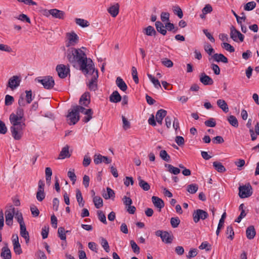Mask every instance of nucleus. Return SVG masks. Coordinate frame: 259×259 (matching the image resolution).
<instances>
[{
	"label": "nucleus",
	"mask_w": 259,
	"mask_h": 259,
	"mask_svg": "<svg viewBox=\"0 0 259 259\" xmlns=\"http://www.w3.org/2000/svg\"><path fill=\"white\" fill-rule=\"evenodd\" d=\"M81 49L71 48L67 50L66 57L68 61L74 66L77 64L79 65L80 70L84 74L91 73L95 72L93 62L91 59H88L85 53Z\"/></svg>",
	"instance_id": "obj_1"
},
{
	"label": "nucleus",
	"mask_w": 259,
	"mask_h": 259,
	"mask_svg": "<svg viewBox=\"0 0 259 259\" xmlns=\"http://www.w3.org/2000/svg\"><path fill=\"white\" fill-rule=\"evenodd\" d=\"M10 121L12 125L10 131L12 137L15 140H20L23 137L25 123L23 121H17V119Z\"/></svg>",
	"instance_id": "obj_2"
},
{
	"label": "nucleus",
	"mask_w": 259,
	"mask_h": 259,
	"mask_svg": "<svg viewBox=\"0 0 259 259\" xmlns=\"http://www.w3.org/2000/svg\"><path fill=\"white\" fill-rule=\"evenodd\" d=\"M84 110V107L81 106H75L73 107L71 111H68V114L67 115L68 120L69 121L68 123L69 125L75 124L80 119L79 113H83Z\"/></svg>",
	"instance_id": "obj_3"
},
{
	"label": "nucleus",
	"mask_w": 259,
	"mask_h": 259,
	"mask_svg": "<svg viewBox=\"0 0 259 259\" xmlns=\"http://www.w3.org/2000/svg\"><path fill=\"white\" fill-rule=\"evenodd\" d=\"M252 194V187L249 184L247 185L240 186L239 187V195L241 198L250 196Z\"/></svg>",
	"instance_id": "obj_4"
},
{
	"label": "nucleus",
	"mask_w": 259,
	"mask_h": 259,
	"mask_svg": "<svg viewBox=\"0 0 259 259\" xmlns=\"http://www.w3.org/2000/svg\"><path fill=\"white\" fill-rule=\"evenodd\" d=\"M155 235L160 237L162 241L165 243H171L173 240V235L167 231L157 230L155 232Z\"/></svg>",
	"instance_id": "obj_5"
},
{
	"label": "nucleus",
	"mask_w": 259,
	"mask_h": 259,
	"mask_svg": "<svg viewBox=\"0 0 259 259\" xmlns=\"http://www.w3.org/2000/svg\"><path fill=\"white\" fill-rule=\"evenodd\" d=\"M192 216L193 221L197 223L200 220H204L207 218L208 214L206 211L202 209H197L194 211Z\"/></svg>",
	"instance_id": "obj_6"
},
{
	"label": "nucleus",
	"mask_w": 259,
	"mask_h": 259,
	"mask_svg": "<svg viewBox=\"0 0 259 259\" xmlns=\"http://www.w3.org/2000/svg\"><path fill=\"white\" fill-rule=\"evenodd\" d=\"M38 82H40L46 89H51L54 86L55 81L52 76H46L42 79H37Z\"/></svg>",
	"instance_id": "obj_7"
},
{
	"label": "nucleus",
	"mask_w": 259,
	"mask_h": 259,
	"mask_svg": "<svg viewBox=\"0 0 259 259\" xmlns=\"http://www.w3.org/2000/svg\"><path fill=\"white\" fill-rule=\"evenodd\" d=\"M66 37L67 39V42L66 44V46L67 47L74 46L78 42V37L74 32L67 33Z\"/></svg>",
	"instance_id": "obj_8"
},
{
	"label": "nucleus",
	"mask_w": 259,
	"mask_h": 259,
	"mask_svg": "<svg viewBox=\"0 0 259 259\" xmlns=\"http://www.w3.org/2000/svg\"><path fill=\"white\" fill-rule=\"evenodd\" d=\"M230 37L235 41H238L239 39L241 42H242L244 38V36L233 26H232L230 28Z\"/></svg>",
	"instance_id": "obj_9"
},
{
	"label": "nucleus",
	"mask_w": 259,
	"mask_h": 259,
	"mask_svg": "<svg viewBox=\"0 0 259 259\" xmlns=\"http://www.w3.org/2000/svg\"><path fill=\"white\" fill-rule=\"evenodd\" d=\"M15 214V208L11 206L9 209L5 211L6 223L8 226H11L13 225V219Z\"/></svg>",
	"instance_id": "obj_10"
},
{
	"label": "nucleus",
	"mask_w": 259,
	"mask_h": 259,
	"mask_svg": "<svg viewBox=\"0 0 259 259\" xmlns=\"http://www.w3.org/2000/svg\"><path fill=\"white\" fill-rule=\"evenodd\" d=\"M44 187V182L42 180H39L38 184V190L36 193V199L40 202L42 201L45 198Z\"/></svg>",
	"instance_id": "obj_11"
},
{
	"label": "nucleus",
	"mask_w": 259,
	"mask_h": 259,
	"mask_svg": "<svg viewBox=\"0 0 259 259\" xmlns=\"http://www.w3.org/2000/svg\"><path fill=\"white\" fill-rule=\"evenodd\" d=\"M20 82L21 79L20 77L14 75L9 79L7 87L12 90H14L20 85Z\"/></svg>",
	"instance_id": "obj_12"
},
{
	"label": "nucleus",
	"mask_w": 259,
	"mask_h": 259,
	"mask_svg": "<svg viewBox=\"0 0 259 259\" xmlns=\"http://www.w3.org/2000/svg\"><path fill=\"white\" fill-rule=\"evenodd\" d=\"M94 72L91 73V74H93V75L89 82L88 83V86L91 91H95L97 89V79L98 78V71L96 70L95 74H94ZM90 74H91V73Z\"/></svg>",
	"instance_id": "obj_13"
},
{
	"label": "nucleus",
	"mask_w": 259,
	"mask_h": 259,
	"mask_svg": "<svg viewBox=\"0 0 259 259\" xmlns=\"http://www.w3.org/2000/svg\"><path fill=\"white\" fill-rule=\"evenodd\" d=\"M24 116V111L22 108L19 107L17 108L16 114L12 113L9 117L10 121L17 119V121H22V120Z\"/></svg>",
	"instance_id": "obj_14"
},
{
	"label": "nucleus",
	"mask_w": 259,
	"mask_h": 259,
	"mask_svg": "<svg viewBox=\"0 0 259 259\" xmlns=\"http://www.w3.org/2000/svg\"><path fill=\"white\" fill-rule=\"evenodd\" d=\"M111 161L112 160L111 158H109L107 156H102L100 154H96L94 155V162L96 164H99L102 162H104L106 164H109L110 163Z\"/></svg>",
	"instance_id": "obj_15"
},
{
	"label": "nucleus",
	"mask_w": 259,
	"mask_h": 259,
	"mask_svg": "<svg viewBox=\"0 0 259 259\" xmlns=\"http://www.w3.org/2000/svg\"><path fill=\"white\" fill-rule=\"evenodd\" d=\"M56 71L60 78H64L67 76V74L69 72V69L68 68H66L63 64H60L57 66Z\"/></svg>",
	"instance_id": "obj_16"
},
{
	"label": "nucleus",
	"mask_w": 259,
	"mask_h": 259,
	"mask_svg": "<svg viewBox=\"0 0 259 259\" xmlns=\"http://www.w3.org/2000/svg\"><path fill=\"white\" fill-rule=\"evenodd\" d=\"M200 81L204 85H212L213 83V79L204 72L201 73L199 75Z\"/></svg>",
	"instance_id": "obj_17"
},
{
	"label": "nucleus",
	"mask_w": 259,
	"mask_h": 259,
	"mask_svg": "<svg viewBox=\"0 0 259 259\" xmlns=\"http://www.w3.org/2000/svg\"><path fill=\"white\" fill-rule=\"evenodd\" d=\"M90 94L88 92H85L80 98L79 101V106L87 107L90 103Z\"/></svg>",
	"instance_id": "obj_18"
},
{
	"label": "nucleus",
	"mask_w": 259,
	"mask_h": 259,
	"mask_svg": "<svg viewBox=\"0 0 259 259\" xmlns=\"http://www.w3.org/2000/svg\"><path fill=\"white\" fill-rule=\"evenodd\" d=\"M167 111L164 109L158 110L155 115L156 121L158 124L161 125L163 119L166 116Z\"/></svg>",
	"instance_id": "obj_19"
},
{
	"label": "nucleus",
	"mask_w": 259,
	"mask_h": 259,
	"mask_svg": "<svg viewBox=\"0 0 259 259\" xmlns=\"http://www.w3.org/2000/svg\"><path fill=\"white\" fill-rule=\"evenodd\" d=\"M49 13L55 18L63 19L64 18L65 13L62 11L56 9L50 10Z\"/></svg>",
	"instance_id": "obj_20"
},
{
	"label": "nucleus",
	"mask_w": 259,
	"mask_h": 259,
	"mask_svg": "<svg viewBox=\"0 0 259 259\" xmlns=\"http://www.w3.org/2000/svg\"><path fill=\"white\" fill-rule=\"evenodd\" d=\"M1 256L3 259H11L12 258L11 252L10 249L9 248L7 244H6L2 248Z\"/></svg>",
	"instance_id": "obj_21"
},
{
	"label": "nucleus",
	"mask_w": 259,
	"mask_h": 259,
	"mask_svg": "<svg viewBox=\"0 0 259 259\" xmlns=\"http://www.w3.org/2000/svg\"><path fill=\"white\" fill-rule=\"evenodd\" d=\"M213 59L214 61L217 62H223L224 63H227L228 62V58L222 54H214L211 58L209 59L210 60Z\"/></svg>",
	"instance_id": "obj_22"
},
{
	"label": "nucleus",
	"mask_w": 259,
	"mask_h": 259,
	"mask_svg": "<svg viewBox=\"0 0 259 259\" xmlns=\"http://www.w3.org/2000/svg\"><path fill=\"white\" fill-rule=\"evenodd\" d=\"M119 5L116 3L110 7L108 9V12L113 17H115L119 13Z\"/></svg>",
	"instance_id": "obj_23"
},
{
	"label": "nucleus",
	"mask_w": 259,
	"mask_h": 259,
	"mask_svg": "<svg viewBox=\"0 0 259 259\" xmlns=\"http://www.w3.org/2000/svg\"><path fill=\"white\" fill-rule=\"evenodd\" d=\"M152 201L154 205L161 209L164 206V201L160 198L156 196H152Z\"/></svg>",
	"instance_id": "obj_24"
},
{
	"label": "nucleus",
	"mask_w": 259,
	"mask_h": 259,
	"mask_svg": "<svg viewBox=\"0 0 259 259\" xmlns=\"http://www.w3.org/2000/svg\"><path fill=\"white\" fill-rule=\"evenodd\" d=\"M85 116L82 119V121L87 123L93 118V111L92 109H85L84 108V112L82 113Z\"/></svg>",
	"instance_id": "obj_25"
},
{
	"label": "nucleus",
	"mask_w": 259,
	"mask_h": 259,
	"mask_svg": "<svg viewBox=\"0 0 259 259\" xmlns=\"http://www.w3.org/2000/svg\"><path fill=\"white\" fill-rule=\"evenodd\" d=\"M109 100L111 102L116 103L121 100V97L117 91H115L110 96Z\"/></svg>",
	"instance_id": "obj_26"
},
{
	"label": "nucleus",
	"mask_w": 259,
	"mask_h": 259,
	"mask_svg": "<svg viewBox=\"0 0 259 259\" xmlns=\"http://www.w3.org/2000/svg\"><path fill=\"white\" fill-rule=\"evenodd\" d=\"M20 235L25 239L26 242L28 243L29 240L28 232L26 230L25 224L20 226Z\"/></svg>",
	"instance_id": "obj_27"
},
{
	"label": "nucleus",
	"mask_w": 259,
	"mask_h": 259,
	"mask_svg": "<svg viewBox=\"0 0 259 259\" xmlns=\"http://www.w3.org/2000/svg\"><path fill=\"white\" fill-rule=\"evenodd\" d=\"M155 27L157 29V31L162 34L163 35H165L166 34V30L165 26H164L163 24L160 21H156L155 22Z\"/></svg>",
	"instance_id": "obj_28"
},
{
	"label": "nucleus",
	"mask_w": 259,
	"mask_h": 259,
	"mask_svg": "<svg viewBox=\"0 0 259 259\" xmlns=\"http://www.w3.org/2000/svg\"><path fill=\"white\" fill-rule=\"evenodd\" d=\"M116 84L117 86L122 91L125 92L126 91L127 89V87L125 83V82L123 80L122 78L120 77H117L116 79Z\"/></svg>",
	"instance_id": "obj_29"
},
{
	"label": "nucleus",
	"mask_w": 259,
	"mask_h": 259,
	"mask_svg": "<svg viewBox=\"0 0 259 259\" xmlns=\"http://www.w3.org/2000/svg\"><path fill=\"white\" fill-rule=\"evenodd\" d=\"M217 105L225 113H227L229 111L228 106L226 102L222 99H219L217 101Z\"/></svg>",
	"instance_id": "obj_30"
},
{
	"label": "nucleus",
	"mask_w": 259,
	"mask_h": 259,
	"mask_svg": "<svg viewBox=\"0 0 259 259\" xmlns=\"http://www.w3.org/2000/svg\"><path fill=\"white\" fill-rule=\"evenodd\" d=\"M138 180L139 181V186L144 191H148L150 189V185L142 179L141 177H139L138 178Z\"/></svg>",
	"instance_id": "obj_31"
},
{
	"label": "nucleus",
	"mask_w": 259,
	"mask_h": 259,
	"mask_svg": "<svg viewBox=\"0 0 259 259\" xmlns=\"http://www.w3.org/2000/svg\"><path fill=\"white\" fill-rule=\"evenodd\" d=\"M246 237L249 239H253L255 235V230L253 226L248 227L246 231Z\"/></svg>",
	"instance_id": "obj_32"
},
{
	"label": "nucleus",
	"mask_w": 259,
	"mask_h": 259,
	"mask_svg": "<svg viewBox=\"0 0 259 259\" xmlns=\"http://www.w3.org/2000/svg\"><path fill=\"white\" fill-rule=\"evenodd\" d=\"M70 156V154L69 153V147L66 145L62 148L60 152L59 159H64L66 157H69Z\"/></svg>",
	"instance_id": "obj_33"
},
{
	"label": "nucleus",
	"mask_w": 259,
	"mask_h": 259,
	"mask_svg": "<svg viewBox=\"0 0 259 259\" xmlns=\"http://www.w3.org/2000/svg\"><path fill=\"white\" fill-rule=\"evenodd\" d=\"M226 212H224L222 214V217H221V219L219 221V224H218V228H217V231H216V235L217 236L219 235L220 233V231H221V229L224 226V222H225V219L226 218Z\"/></svg>",
	"instance_id": "obj_34"
},
{
	"label": "nucleus",
	"mask_w": 259,
	"mask_h": 259,
	"mask_svg": "<svg viewBox=\"0 0 259 259\" xmlns=\"http://www.w3.org/2000/svg\"><path fill=\"white\" fill-rule=\"evenodd\" d=\"M76 197L78 205L80 207H82L84 205V201L83 200L81 193L79 189L76 190Z\"/></svg>",
	"instance_id": "obj_35"
},
{
	"label": "nucleus",
	"mask_w": 259,
	"mask_h": 259,
	"mask_svg": "<svg viewBox=\"0 0 259 259\" xmlns=\"http://www.w3.org/2000/svg\"><path fill=\"white\" fill-rule=\"evenodd\" d=\"M165 166L167 168L168 171L175 175L179 174L180 172V169L173 165L169 164H165Z\"/></svg>",
	"instance_id": "obj_36"
},
{
	"label": "nucleus",
	"mask_w": 259,
	"mask_h": 259,
	"mask_svg": "<svg viewBox=\"0 0 259 259\" xmlns=\"http://www.w3.org/2000/svg\"><path fill=\"white\" fill-rule=\"evenodd\" d=\"M93 202L97 208H100L103 205V199L100 196H94L93 197Z\"/></svg>",
	"instance_id": "obj_37"
},
{
	"label": "nucleus",
	"mask_w": 259,
	"mask_h": 259,
	"mask_svg": "<svg viewBox=\"0 0 259 259\" xmlns=\"http://www.w3.org/2000/svg\"><path fill=\"white\" fill-rule=\"evenodd\" d=\"M147 76L149 79L150 80V81L152 82L155 88L158 89L161 88V84L160 83L159 81L157 79H156L154 76H153L151 74H147Z\"/></svg>",
	"instance_id": "obj_38"
},
{
	"label": "nucleus",
	"mask_w": 259,
	"mask_h": 259,
	"mask_svg": "<svg viewBox=\"0 0 259 259\" xmlns=\"http://www.w3.org/2000/svg\"><path fill=\"white\" fill-rule=\"evenodd\" d=\"M213 166L219 172H223L226 170L224 166L221 162L214 161L213 162Z\"/></svg>",
	"instance_id": "obj_39"
},
{
	"label": "nucleus",
	"mask_w": 259,
	"mask_h": 259,
	"mask_svg": "<svg viewBox=\"0 0 259 259\" xmlns=\"http://www.w3.org/2000/svg\"><path fill=\"white\" fill-rule=\"evenodd\" d=\"M75 21L76 24L82 27H86L90 25L89 22L87 20L83 19L76 18Z\"/></svg>",
	"instance_id": "obj_40"
},
{
	"label": "nucleus",
	"mask_w": 259,
	"mask_h": 259,
	"mask_svg": "<svg viewBox=\"0 0 259 259\" xmlns=\"http://www.w3.org/2000/svg\"><path fill=\"white\" fill-rule=\"evenodd\" d=\"M228 121L229 123L235 127L238 126V122L236 117L234 115H230L228 118Z\"/></svg>",
	"instance_id": "obj_41"
},
{
	"label": "nucleus",
	"mask_w": 259,
	"mask_h": 259,
	"mask_svg": "<svg viewBox=\"0 0 259 259\" xmlns=\"http://www.w3.org/2000/svg\"><path fill=\"white\" fill-rule=\"evenodd\" d=\"M226 234L228 235L227 238L231 240L234 239V232L232 226H229L226 228Z\"/></svg>",
	"instance_id": "obj_42"
},
{
	"label": "nucleus",
	"mask_w": 259,
	"mask_h": 259,
	"mask_svg": "<svg viewBox=\"0 0 259 259\" xmlns=\"http://www.w3.org/2000/svg\"><path fill=\"white\" fill-rule=\"evenodd\" d=\"M144 33L148 36H152L153 35H155L156 32L153 27L149 26L144 29Z\"/></svg>",
	"instance_id": "obj_43"
},
{
	"label": "nucleus",
	"mask_w": 259,
	"mask_h": 259,
	"mask_svg": "<svg viewBox=\"0 0 259 259\" xmlns=\"http://www.w3.org/2000/svg\"><path fill=\"white\" fill-rule=\"evenodd\" d=\"M14 216L15 218L19 223L20 226L25 224V223L23 221V215L21 212H19V211H17L16 212H15Z\"/></svg>",
	"instance_id": "obj_44"
},
{
	"label": "nucleus",
	"mask_w": 259,
	"mask_h": 259,
	"mask_svg": "<svg viewBox=\"0 0 259 259\" xmlns=\"http://www.w3.org/2000/svg\"><path fill=\"white\" fill-rule=\"evenodd\" d=\"M198 189V185L196 184H192L188 185L187 190L190 194H194L197 191Z\"/></svg>",
	"instance_id": "obj_45"
},
{
	"label": "nucleus",
	"mask_w": 259,
	"mask_h": 259,
	"mask_svg": "<svg viewBox=\"0 0 259 259\" xmlns=\"http://www.w3.org/2000/svg\"><path fill=\"white\" fill-rule=\"evenodd\" d=\"M101 245L102 247L104 249L106 252H109L110 251V247L108 241L106 239L103 237H101Z\"/></svg>",
	"instance_id": "obj_46"
},
{
	"label": "nucleus",
	"mask_w": 259,
	"mask_h": 259,
	"mask_svg": "<svg viewBox=\"0 0 259 259\" xmlns=\"http://www.w3.org/2000/svg\"><path fill=\"white\" fill-rule=\"evenodd\" d=\"M58 237L61 240L66 241V236L65 234V230L63 227H59L58 230Z\"/></svg>",
	"instance_id": "obj_47"
},
{
	"label": "nucleus",
	"mask_w": 259,
	"mask_h": 259,
	"mask_svg": "<svg viewBox=\"0 0 259 259\" xmlns=\"http://www.w3.org/2000/svg\"><path fill=\"white\" fill-rule=\"evenodd\" d=\"M107 194H103V196L105 199H108L114 197L115 193L114 191L110 188H107Z\"/></svg>",
	"instance_id": "obj_48"
},
{
	"label": "nucleus",
	"mask_w": 259,
	"mask_h": 259,
	"mask_svg": "<svg viewBox=\"0 0 259 259\" xmlns=\"http://www.w3.org/2000/svg\"><path fill=\"white\" fill-rule=\"evenodd\" d=\"M130 244L133 252L135 253L139 254L140 252V248L135 241L133 240H131Z\"/></svg>",
	"instance_id": "obj_49"
},
{
	"label": "nucleus",
	"mask_w": 259,
	"mask_h": 259,
	"mask_svg": "<svg viewBox=\"0 0 259 259\" xmlns=\"http://www.w3.org/2000/svg\"><path fill=\"white\" fill-rule=\"evenodd\" d=\"M255 6L256 3L254 2H250L246 4L244 6V9L247 11H251L255 8Z\"/></svg>",
	"instance_id": "obj_50"
},
{
	"label": "nucleus",
	"mask_w": 259,
	"mask_h": 259,
	"mask_svg": "<svg viewBox=\"0 0 259 259\" xmlns=\"http://www.w3.org/2000/svg\"><path fill=\"white\" fill-rule=\"evenodd\" d=\"M160 157L163 160L168 162L170 160V156L167 154V152L164 150H161L159 154Z\"/></svg>",
	"instance_id": "obj_51"
},
{
	"label": "nucleus",
	"mask_w": 259,
	"mask_h": 259,
	"mask_svg": "<svg viewBox=\"0 0 259 259\" xmlns=\"http://www.w3.org/2000/svg\"><path fill=\"white\" fill-rule=\"evenodd\" d=\"M97 214L99 220L103 224L106 225L107 222L105 214L101 210H98L97 211Z\"/></svg>",
	"instance_id": "obj_52"
},
{
	"label": "nucleus",
	"mask_w": 259,
	"mask_h": 259,
	"mask_svg": "<svg viewBox=\"0 0 259 259\" xmlns=\"http://www.w3.org/2000/svg\"><path fill=\"white\" fill-rule=\"evenodd\" d=\"M162 64L165 67L170 68L173 66V62L168 58H165L161 60Z\"/></svg>",
	"instance_id": "obj_53"
},
{
	"label": "nucleus",
	"mask_w": 259,
	"mask_h": 259,
	"mask_svg": "<svg viewBox=\"0 0 259 259\" xmlns=\"http://www.w3.org/2000/svg\"><path fill=\"white\" fill-rule=\"evenodd\" d=\"M30 209L33 217H37L39 215V211L35 205L33 204L31 205Z\"/></svg>",
	"instance_id": "obj_54"
},
{
	"label": "nucleus",
	"mask_w": 259,
	"mask_h": 259,
	"mask_svg": "<svg viewBox=\"0 0 259 259\" xmlns=\"http://www.w3.org/2000/svg\"><path fill=\"white\" fill-rule=\"evenodd\" d=\"M132 74L133 76V79L136 83H139V78L138 76V72L137 68L133 66L132 68Z\"/></svg>",
	"instance_id": "obj_55"
},
{
	"label": "nucleus",
	"mask_w": 259,
	"mask_h": 259,
	"mask_svg": "<svg viewBox=\"0 0 259 259\" xmlns=\"http://www.w3.org/2000/svg\"><path fill=\"white\" fill-rule=\"evenodd\" d=\"M222 47L223 48L225 49L226 50L229 51L230 53H233L235 51V49L234 47L227 42H223L222 44Z\"/></svg>",
	"instance_id": "obj_56"
},
{
	"label": "nucleus",
	"mask_w": 259,
	"mask_h": 259,
	"mask_svg": "<svg viewBox=\"0 0 259 259\" xmlns=\"http://www.w3.org/2000/svg\"><path fill=\"white\" fill-rule=\"evenodd\" d=\"M180 223V220L178 217L171 218L170 219V224L174 228H177Z\"/></svg>",
	"instance_id": "obj_57"
},
{
	"label": "nucleus",
	"mask_w": 259,
	"mask_h": 259,
	"mask_svg": "<svg viewBox=\"0 0 259 259\" xmlns=\"http://www.w3.org/2000/svg\"><path fill=\"white\" fill-rule=\"evenodd\" d=\"M26 93V103L27 104H30L33 99H32V93L31 90L27 91L26 90L25 91Z\"/></svg>",
	"instance_id": "obj_58"
},
{
	"label": "nucleus",
	"mask_w": 259,
	"mask_h": 259,
	"mask_svg": "<svg viewBox=\"0 0 259 259\" xmlns=\"http://www.w3.org/2000/svg\"><path fill=\"white\" fill-rule=\"evenodd\" d=\"M205 125L207 127H213L216 125V122L214 118H210L208 120L204 122Z\"/></svg>",
	"instance_id": "obj_59"
},
{
	"label": "nucleus",
	"mask_w": 259,
	"mask_h": 259,
	"mask_svg": "<svg viewBox=\"0 0 259 259\" xmlns=\"http://www.w3.org/2000/svg\"><path fill=\"white\" fill-rule=\"evenodd\" d=\"M165 27L168 31H173L174 33H176L178 30L177 27L175 29L174 24L170 22H167L165 24Z\"/></svg>",
	"instance_id": "obj_60"
},
{
	"label": "nucleus",
	"mask_w": 259,
	"mask_h": 259,
	"mask_svg": "<svg viewBox=\"0 0 259 259\" xmlns=\"http://www.w3.org/2000/svg\"><path fill=\"white\" fill-rule=\"evenodd\" d=\"M198 250L196 248H192L189 250L188 254L187 255V257L188 258H191L192 257L196 256Z\"/></svg>",
	"instance_id": "obj_61"
},
{
	"label": "nucleus",
	"mask_w": 259,
	"mask_h": 259,
	"mask_svg": "<svg viewBox=\"0 0 259 259\" xmlns=\"http://www.w3.org/2000/svg\"><path fill=\"white\" fill-rule=\"evenodd\" d=\"M123 128L124 130H126L131 127L130 122L124 116H122Z\"/></svg>",
	"instance_id": "obj_62"
},
{
	"label": "nucleus",
	"mask_w": 259,
	"mask_h": 259,
	"mask_svg": "<svg viewBox=\"0 0 259 259\" xmlns=\"http://www.w3.org/2000/svg\"><path fill=\"white\" fill-rule=\"evenodd\" d=\"M13 245V248H14V251L17 254H20L22 253V249L21 248V245L19 243L14 244Z\"/></svg>",
	"instance_id": "obj_63"
},
{
	"label": "nucleus",
	"mask_w": 259,
	"mask_h": 259,
	"mask_svg": "<svg viewBox=\"0 0 259 259\" xmlns=\"http://www.w3.org/2000/svg\"><path fill=\"white\" fill-rule=\"evenodd\" d=\"M14 98L9 95H7L5 97V105L7 106L11 105L13 104V102H14Z\"/></svg>",
	"instance_id": "obj_64"
}]
</instances>
